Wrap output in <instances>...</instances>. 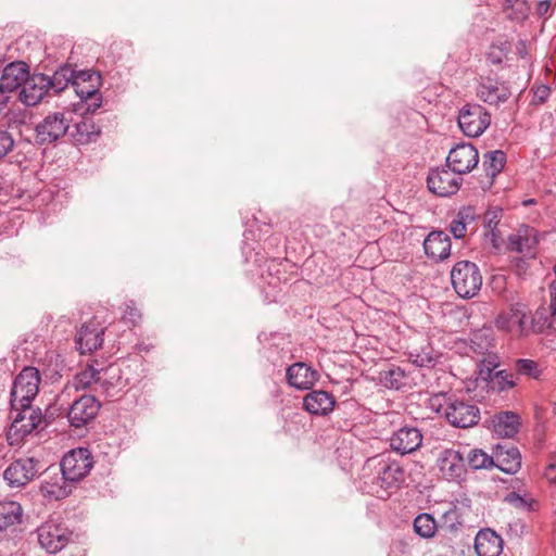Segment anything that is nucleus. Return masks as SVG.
I'll return each instance as SVG.
<instances>
[{
    "label": "nucleus",
    "mask_w": 556,
    "mask_h": 556,
    "mask_svg": "<svg viewBox=\"0 0 556 556\" xmlns=\"http://www.w3.org/2000/svg\"><path fill=\"white\" fill-rule=\"evenodd\" d=\"M451 281L460 298L472 299L481 290L483 278L476 263L459 261L452 267Z\"/></svg>",
    "instance_id": "obj_2"
},
{
    "label": "nucleus",
    "mask_w": 556,
    "mask_h": 556,
    "mask_svg": "<svg viewBox=\"0 0 556 556\" xmlns=\"http://www.w3.org/2000/svg\"><path fill=\"white\" fill-rule=\"evenodd\" d=\"M100 128L92 119L84 118L81 122L76 123L71 137L76 144H88L93 142L100 136Z\"/></svg>",
    "instance_id": "obj_30"
},
{
    "label": "nucleus",
    "mask_w": 556,
    "mask_h": 556,
    "mask_svg": "<svg viewBox=\"0 0 556 556\" xmlns=\"http://www.w3.org/2000/svg\"><path fill=\"white\" fill-rule=\"evenodd\" d=\"M49 92V76L45 74L28 75L20 91V100L28 105L38 104Z\"/></svg>",
    "instance_id": "obj_19"
},
{
    "label": "nucleus",
    "mask_w": 556,
    "mask_h": 556,
    "mask_svg": "<svg viewBox=\"0 0 556 556\" xmlns=\"http://www.w3.org/2000/svg\"><path fill=\"white\" fill-rule=\"evenodd\" d=\"M81 100L86 103V111L89 113H93L102 104V96L99 90L92 93V96Z\"/></svg>",
    "instance_id": "obj_44"
},
{
    "label": "nucleus",
    "mask_w": 556,
    "mask_h": 556,
    "mask_svg": "<svg viewBox=\"0 0 556 556\" xmlns=\"http://www.w3.org/2000/svg\"><path fill=\"white\" fill-rule=\"evenodd\" d=\"M551 302H556V280L551 285Z\"/></svg>",
    "instance_id": "obj_53"
},
{
    "label": "nucleus",
    "mask_w": 556,
    "mask_h": 556,
    "mask_svg": "<svg viewBox=\"0 0 556 556\" xmlns=\"http://www.w3.org/2000/svg\"><path fill=\"white\" fill-rule=\"evenodd\" d=\"M73 482L61 470L47 476L40 486L42 495L50 501H59L71 494Z\"/></svg>",
    "instance_id": "obj_20"
},
{
    "label": "nucleus",
    "mask_w": 556,
    "mask_h": 556,
    "mask_svg": "<svg viewBox=\"0 0 556 556\" xmlns=\"http://www.w3.org/2000/svg\"><path fill=\"white\" fill-rule=\"evenodd\" d=\"M502 218V208L494 206L490 207L483 216V226L489 230V236H491V241L494 247L497 245V240L500 238L498 232L496 231V227Z\"/></svg>",
    "instance_id": "obj_38"
},
{
    "label": "nucleus",
    "mask_w": 556,
    "mask_h": 556,
    "mask_svg": "<svg viewBox=\"0 0 556 556\" xmlns=\"http://www.w3.org/2000/svg\"><path fill=\"white\" fill-rule=\"evenodd\" d=\"M286 378L292 388L309 390L318 381L319 374L307 364L299 362L287 368Z\"/></svg>",
    "instance_id": "obj_21"
},
{
    "label": "nucleus",
    "mask_w": 556,
    "mask_h": 556,
    "mask_svg": "<svg viewBox=\"0 0 556 556\" xmlns=\"http://www.w3.org/2000/svg\"><path fill=\"white\" fill-rule=\"evenodd\" d=\"M102 369H97L93 365H88L85 369L75 375L72 382L68 383L64 392H70L71 389L76 391L90 388L93 383L101 380Z\"/></svg>",
    "instance_id": "obj_33"
},
{
    "label": "nucleus",
    "mask_w": 556,
    "mask_h": 556,
    "mask_svg": "<svg viewBox=\"0 0 556 556\" xmlns=\"http://www.w3.org/2000/svg\"><path fill=\"white\" fill-rule=\"evenodd\" d=\"M538 243V231L530 226L521 225L508 236L507 249L520 253L527 258H533Z\"/></svg>",
    "instance_id": "obj_13"
},
{
    "label": "nucleus",
    "mask_w": 556,
    "mask_h": 556,
    "mask_svg": "<svg viewBox=\"0 0 556 556\" xmlns=\"http://www.w3.org/2000/svg\"><path fill=\"white\" fill-rule=\"evenodd\" d=\"M516 270L518 274H521L526 270V262L522 258H516L515 261Z\"/></svg>",
    "instance_id": "obj_52"
},
{
    "label": "nucleus",
    "mask_w": 556,
    "mask_h": 556,
    "mask_svg": "<svg viewBox=\"0 0 556 556\" xmlns=\"http://www.w3.org/2000/svg\"><path fill=\"white\" fill-rule=\"evenodd\" d=\"M72 86L80 99L88 98L99 90L101 86V76L93 71H75Z\"/></svg>",
    "instance_id": "obj_26"
},
{
    "label": "nucleus",
    "mask_w": 556,
    "mask_h": 556,
    "mask_svg": "<svg viewBox=\"0 0 556 556\" xmlns=\"http://www.w3.org/2000/svg\"><path fill=\"white\" fill-rule=\"evenodd\" d=\"M489 112L479 104H467L458 114V125L467 137H479L490 126Z\"/></svg>",
    "instance_id": "obj_6"
},
{
    "label": "nucleus",
    "mask_w": 556,
    "mask_h": 556,
    "mask_svg": "<svg viewBox=\"0 0 556 556\" xmlns=\"http://www.w3.org/2000/svg\"><path fill=\"white\" fill-rule=\"evenodd\" d=\"M503 11L511 21L522 22L530 13L527 0H503Z\"/></svg>",
    "instance_id": "obj_35"
},
{
    "label": "nucleus",
    "mask_w": 556,
    "mask_h": 556,
    "mask_svg": "<svg viewBox=\"0 0 556 556\" xmlns=\"http://www.w3.org/2000/svg\"><path fill=\"white\" fill-rule=\"evenodd\" d=\"M93 467L89 450L79 447L70 451L62 458L60 470L73 483L85 478Z\"/></svg>",
    "instance_id": "obj_7"
},
{
    "label": "nucleus",
    "mask_w": 556,
    "mask_h": 556,
    "mask_svg": "<svg viewBox=\"0 0 556 556\" xmlns=\"http://www.w3.org/2000/svg\"><path fill=\"white\" fill-rule=\"evenodd\" d=\"M556 319V302H551L549 305L540 306L531 320V328L536 333H542L546 329L553 327Z\"/></svg>",
    "instance_id": "obj_32"
},
{
    "label": "nucleus",
    "mask_w": 556,
    "mask_h": 556,
    "mask_svg": "<svg viewBox=\"0 0 556 556\" xmlns=\"http://www.w3.org/2000/svg\"><path fill=\"white\" fill-rule=\"evenodd\" d=\"M495 459L494 465L506 473H515L521 467V455L517 447H500Z\"/></svg>",
    "instance_id": "obj_29"
},
{
    "label": "nucleus",
    "mask_w": 556,
    "mask_h": 556,
    "mask_svg": "<svg viewBox=\"0 0 556 556\" xmlns=\"http://www.w3.org/2000/svg\"><path fill=\"white\" fill-rule=\"evenodd\" d=\"M13 143L11 135L5 130H0V159L12 149Z\"/></svg>",
    "instance_id": "obj_45"
},
{
    "label": "nucleus",
    "mask_w": 556,
    "mask_h": 556,
    "mask_svg": "<svg viewBox=\"0 0 556 556\" xmlns=\"http://www.w3.org/2000/svg\"><path fill=\"white\" fill-rule=\"evenodd\" d=\"M515 369L517 374L532 379H539L543 372L540 364L529 358H518L515 362Z\"/></svg>",
    "instance_id": "obj_40"
},
{
    "label": "nucleus",
    "mask_w": 556,
    "mask_h": 556,
    "mask_svg": "<svg viewBox=\"0 0 556 556\" xmlns=\"http://www.w3.org/2000/svg\"><path fill=\"white\" fill-rule=\"evenodd\" d=\"M445 521H451L452 523L450 525L451 528H454L455 526V522L460 525V521L458 520V511L456 508H453V509H450L447 510L444 515H443Z\"/></svg>",
    "instance_id": "obj_49"
},
{
    "label": "nucleus",
    "mask_w": 556,
    "mask_h": 556,
    "mask_svg": "<svg viewBox=\"0 0 556 556\" xmlns=\"http://www.w3.org/2000/svg\"><path fill=\"white\" fill-rule=\"evenodd\" d=\"M104 327L96 318L85 323L76 334V348L81 354L92 353L102 346Z\"/></svg>",
    "instance_id": "obj_14"
},
{
    "label": "nucleus",
    "mask_w": 556,
    "mask_h": 556,
    "mask_svg": "<svg viewBox=\"0 0 556 556\" xmlns=\"http://www.w3.org/2000/svg\"><path fill=\"white\" fill-rule=\"evenodd\" d=\"M72 123L71 112H53L48 114L35 127V138L39 144H50L63 138Z\"/></svg>",
    "instance_id": "obj_4"
},
{
    "label": "nucleus",
    "mask_w": 556,
    "mask_h": 556,
    "mask_svg": "<svg viewBox=\"0 0 556 556\" xmlns=\"http://www.w3.org/2000/svg\"><path fill=\"white\" fill-rule=\"evenodd\" d=\"M544 476L551 483H556V455H554L545 468Z\"/></svg>",
    "instance_id": "obj_47"
},
{
    "label": "nucleus",
    "mask_w": 556,
    "mask_h": 556,
    "mask_svg": "<svg viewBox=\"0 0 556 556\" xmlns=\"http://www.w3.org/2000/svg\"><path fill=\"white\" fill-rule=\"evenodd\" d=\"M74 75L75 71L71 66L60 67L52 77H49V91L53 90L55 93L63 91L70 83H73Z\"/></svg>",
    "instance_id": "obj_36"
},
{
    "label": "nucleus",
    "mask_w": 556,
    "mask_h": 556,
    "mask_svg": "<svg viewBox=\"0 0 556 556\" xmlns=\"http://www.w3.org/2000/svg\"><path fill=\"white\" fill-rule=\"evenodd\" d=\"M42 422L43 416L40 408H34L31 405L12 407L10 434L16 437V439H23Z\"/></svg>",
    "instance_id": "obj_8"
},
{
    "label": "nucleus",
    "mask_w": 556,
    "mask_h": 556,
    "mask_svg": "<svg viewBox=\"0 0 556 556\" xmlns=\"http://www.w3.org/2000/svg\"><path fill=\"white\" fill-rule=\"evenodd\" d=\"M485 379L489 381L490 389L496 392L513 389L517 384L515 376L507 370L493 371L492 368H488Z\"/></svg>",
    "instance_id": "obj_34"
},
{
    "label": "nucleus",
    "mask_w": 556,
    "mask_h": 556,
    "mask_svg": "<svg viewBox=\"0 0 556 556\" xmlns=\"http://www.w3.org/2000/svg\"><path fill=\"white\" fill-rule=\"evenodd\" d=\"M536 201L534 199H529V200H526L522 202L523 205H531V204H535Z\"/></svg>",
    "instance_id": "obj_55"
},
{
    "label": "nucleus",
    "mask_w": 556,
    "mask_h": 556,
    "mask_svg": "<svg viewBox=\"0 0 556 556\" xmlns=\"http://www.w3.org/2000/svg\"><path fill=\"white\" fill-rule=\"evenodd\" d=\"M419 366H426V365H429L432 363V358L431 357H427V358H421L420 361L416 359L415 361Z\"/></svg>",
    "instance_id": "obj_54"
},
{
    "label": "nucleus",
    "mask_w": 556,
    "mask_h": 556,
    "mask_svg": "<svg viewBox=\"0 0 556 556\" xmlns=\"http://www.w3.org/2000/svg\"><path fill=\"white\" fill-rule=\"evenodd\" d=\"M437 466L441 476L448 481H460L466 473L465 458L458 451L447 448L440 453Z\"/></svg>",
    "instance_id": "obj_17"
},
{
    "label": "nucleus",
    "mask_w": 556,
    "mask_h": 556,
    "mask_svg": "<svg viewBox=\"0 0 556 556\" xmlns=\"http://www.w3.org/2000/svg\"><path fill=\"white\" fill-rule=\"evenodd\" d=\"M477 96L485 103L497 105L510 97V90L505 84L486 78L479 85Z\"/></svg>",
    "instance_id": "obj_24"
},
{
    "label": "nucleus",
    "mask_w": 556,
    "mask_h": 556,
    "mask_svg": "<svg viewBox=\"0 0 556 556\" xmlns=\"http://www.w3.org/2000/svg\"><path fill=\"white\" fill-rule=\"evenodd\" d=\"M22 506L15 501L0 502V533L13 529L22 520Z\"/></svg>",
    "instance_id": "obj_28"
},
{
    "label": "nucleus",
    "mask_w": 556,
    "mask_h": 556,
    "mask_svg": "<svg viewBox=\"0 0 556 556\" xmlns=\"http://www.w3.org/2000/svg\"><path fill=\"white\" fill-rule=\"evenodd\" d=\"M475 549L478 556H500L503 539L491 529L480 530L476 535Z\"/></svg>",
    "instance_id": "obj_25"
},
{
    "label": "nucleus",
    "mask_w": 556,
    "mask_h": 556,
    "mask_svg": "<svg viewBox=\"0 0 556 556\" xmlns=\"http://www.w3.org/2000/svg\"><path fill=\"white\" fill-rule=\"evenodd\" d=\"M438 410L442 412L446 420L457 428L472 427L480 419V410L475 404L452 396H448L444 404H440Z\"/></svg>",
    "instance_id": "obj_5"
},
{
    "label": "nucleus",
    "mask_w": 556,
    "mask_h": 556,
    "mask_svg": "<svg viewBox=\"0 0 556 556\" xmlns=\"http://www.w3.org/2000/svg\"><path fill=\"white\" fill-rule=\"evenodd\" d=\"M9 99H10V96H8L2 90H0V114L7 106Z\"/></svg>",
    "instance_id": "obj_51"
},
{
    "label": "nucleus",
    "mask_w": 556,
    "mask_h": 556,
    "mask_svg": "<svg viewBox=\"0 0 556 556\" xmlns=\"http://www.w3.org/2000/svg\"><path fill=\"white\" fill-rule=\"evenodd\" d=\"M100 409V403L92 395H83L75 400L67 412L71 426L80 428L92 420Z\"/></svg>",
    "instance_id": "obj_15"
},
{
    "label": "nucleus",
    "mask_w": 556,
    "mask_h": 556,
    "mask_svg": "<svg viewBox=\"0 0 556 556\" xmlns=\"http://www.w3.org/2000/svg\"><path fill=\"white\" fill-rule=\"evenodd\" d=\"M484 165L490 175L495 176L500 173L506 162V155L501 150L490 151L484 155Z\"/></svg>",
    "instance_id": "obj_42"
},
{
    "label": "nucleus",
    "mask_w": 556,
    "mask_h": 556,
    "mask_svg": "<svg viewBox=\"0 0 556 556\" xmlns=\"http://www.w3.org/2000/svg\"><path fill=\"white\" fill-rule=\"evenodd\" d=\"M495 326L497 329L509 332L516 337H522L529 333L527 327V312L521 305L500 313L495 319Z\"/></svg>",
    "instance_id": "obj_16"
},
{
    "label": "nucleus",
    "mask_w": 556,
    "mask_h": 556,
    "mask_svg": "<svg viewBox=\"0 0 556 556\" xmlns=\"http://www.w3.org/2000/svg\"><path fill=\"white\" fill-rule=\"evenodd\" d=\"M447 167L459 176L470 173L479 163V153L471 143L457 144L446 157Z\"/></svg>",
    "instance_id": "obj_12"
},
{
    "label": "nucleus",
    "mask_w": 556,
    "mask_h": 556,
    "mask_svg": "<svg viewBox=\"0 0 556 556\" xmlns=\"http://www.w3.org/2000/svg\"><path fill=\"white\" fill-rule=\"evenodd\" d=\"M549 93H551L549 87L545 86V85H541V86L535 88V90H534V98L539 102H544L548 98Z\"/></svg>",
    "instance_id": "obj_48"
},
{
    "label": "nucleus",
    "mask_w": 556,
    "mask_h": 556,
    "mask_svg": "<svg viewBox=\"0 0 556 556\" xmlns=\"http://www.w3.org/2000/svg\"><path fill=\"white\" fill-rule=\"evenodd\" d=\"M40 372L35 367H25L14 379L11 389V407L31 405L39 392Z\"/></svg>",
    "instance_id": "obj_3"
},
{
    "label": "nucleus",
    "mask_w": 556,
    "mask_h": 556,
    "mask_svg": "<svg viewBox=\"0 0 556 556\" xmlns=\"http://www.w3.org/2000/svg\"><path fill=\"white\" fill-rule=\"evenodd\" d=\"M518 425V416L511 412H506L498 416L495 431L502 437L510 438L517 433Z\"/></svg>",
    "instance_id": "obj_37"
},
{
    "label": "nucleus",
    "mask_w": 556,
    "mask_h": 556,
    "mask_svg": "<svg viewBox=\"0 0 556 556\" xmlns=\"http://www.w3.org/2000/svg\"><path fill=\"white\" fill-rule=\"evenodd\" d=\"M404 372L400 368H392L386 371L383 381L389 388L399 390L403 384Z\"/></svg>",
    "instance_id": "obj_43"
},
{
    "label": "nucleus",
    "mask_w": 556,
    "mask_h": 556,
    "mask_svg": "<svg viewBox=\"0 0 556 556\" xmlns=\"http://www.w3.org/2000/svg\"><path fill=\"white\" fill-rule=\"evenodd\" d=\"M29 67L24 62H12L3 68L0 77V90L10 96L11 92L23 88L28 78Z\"/></svg>",
    "instance_id": "obj_22"
},
{
    "label": "nucleus",
    "mask_w": 556,
    "mask_h": 556,
    "mask_svg": "<svg viewBox=\"0 0 556 556\" xmlns=\"http://www.w3.org/2000/svg\"><path fill=\"white\" fill-rule=\"evenodd\" d=\"M462 182L463 178L457 173L444 167L432 169L427 178L428 189L439 197L455 194Z\"/></svg>",
    "instance_id": "obj_11"
},
{
    "label": "nucleus",
    "mask_w": 556,
    "mask_h": 556,
    "mask_svg": "<svg viewBox=\"0 0 556 556\" xmlns=\"http://www.w3.org/2000/svg\"><path fill=\"white\" fill-rule=\"evenodd\" d=\"M364 470L374 472L372 483L383 492L399 489L405 481L404 468L397 460L386 454L368 458Z\"/></svg>",
    "instance_id": "obj_1"
},
{
    "label": "nucleus",
    "mask_w": 556,
    "mask_h": 556,
    "mask_svg": "<svg viewBox=\"0 0 556 556\" xmlns=\"http://www.w3.org/2000/svg\"><path fill=\"white\" fill-rule=\"evenodd\" d=\"M414 529L422 538H432L435 533L437 523L429 514H420L415 518Z\"/></svg>",
    "instance_id": "obj_39"
},
{
    "label": "nucleus",
    "mask_w": 556,
    "mask_h": 556,
    "mask_svg": "<svg viewBox=\"0 0 556 556\" xmlns=\"http://www.w3.org/2000/svg\"><path fill=\"white\" fill-rule=\"evenodd\" d=\"M424 250L435 262L446 260L451 255L450 236L442 230L431 231L424 240Z\"/></svg>",
    "instance_id": "obj_23"
},
{
    "label": "nucleus",
    "mask_w": 556,
    "mask_h": 556,
    "mask_svg": "<svg viewBox=\"0 0 556 556\" xmlns=\"http://www.w3.org/2000/svg\"><path fill=\"white\" fill-rule=\"evenodd\" d=\"M477 218V213L472 206L462 207L455 218L450 224V231L456 239H462L467 233L468 225L472 224Z\"/></svg>",
    "instance_id": "obj_31"
},
{
    "label": "nucleus",
    "mask_w": 556,
    "mask_h": 556,
    "mask_svg": "<svg viewBox=\"0 0 556 556\" xmlns=\"http://www.w3.org/2000/svg\"><path fill=\"white\" fill-rule=\"evenodd\" d=\"M549 9H551V1L542 0L538 3L535 13L538 14V16L542 17V16L546 15V13L549 11Z\"/></svg>",
    "instance_id": "obj_50"
},
{
    "label": "nucleus",
    "mask_w": 556,
    "mask_h": 556,
    "mask_svg": "<svg viewBox=\"0 0 556 556\" xmlns=\"http://www.w3.org/2000/svg\"><path fill=\"white\" fill-rule=\"evenodd\" d=\"M333 396L323 390L312 391L304 396L303 405L313 415H327L334 407Z\"/></svg>",
    "instance_id": "obj_27"
},
{
    "label": "nucleus",
    "mask_w": 556,
    "mask_h": 556,
    "mask_svg": "<svg viewBox=\"0 0 556 556\" xmlns=\"http://www.w3.org/2000/svg\"><path fill=\"white\" fill-rule=\"evenodd\" d=\"M123 317L124 319L130 321L131 324H136L140 319L141 314L139 309L135 306V304L130 302L129 304L126 305V309Z\"/></svg>",
    "instance_id": "obj_46"
},
{
    "label": "nucleus",
    "mask_w": 556,
    "mask_h": 556,
    "mask_svg": "<svg viewBox=\"0 0 556 556\" xmlns=\"http://www.w3.org/2000/svg\"><path fill=\"white\" fill-rule=\"evenodd\" d=\"M422 443V434L416 427H402L390 438V447L400 455L417 451Z\"/></svg>",
    "instance_id": "obj_18"
},
{
    "label": "nucleus",
    "mask_w": 556,
    "mask_h": 556,
    "mask_svg": "<svg viewBox=\"0 0 556 556\" xmlns=\"http://www.w3.org/2000/svg\"><path fill=\"white\" fill-rule=\"evenodd\" d=\"M39 469V460L35 457H20L7 467L3 478L10 486L22 488L38 475Z\"/></svg>",
    "instance_id": "obj_10"
},
{
    "label": "nucleus",
    "mask_w": 556,
    "mask_h": 556,
    "mask_svg": "<svg viewBox=\"0 0 556 556\" xmlns=\"http://www.w3.org/2000/svg\"><path fill=\"white\" fill-rule=\"evenodd\" d=\"M71 534L64 525L53 519L37 529L38 542L48 553H58L64 548L71 540Z\"/></svg>",
    "instance_id": "obj_9"
},
{
    "label": "nucleus",
    "mask_w": 556,
    "mask_h": 556,
    "mask_svg": "<svg viewBox=\"0 0 556 556\" xmlns=\"http://www.w3.org/2000/svg\"><path fill=\"white\" fill-rule=\"evenodd\" d=\"M468 465L475 469H488L494 466V459L482 450H471L467 455Z\"/></svg>",
    "instance_id": "obj_41"
}]
</instances>
